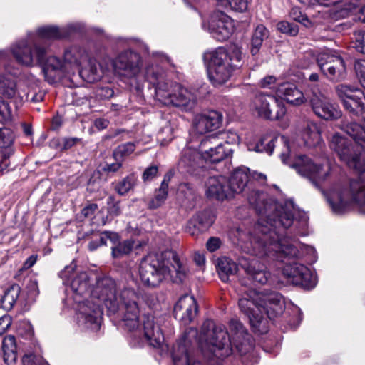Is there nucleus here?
Masks as SVG:
<instances>
[{
	"label": "nucleus",
	"instance_id": "obj_4",
	"mask_svg": "<svg viewBox=\"0 0 365 365\" xmlns=\"http://www.w3.org/2000/svg\"><path fill=\"white\" fill-rule=\"evenodd\" d=\"M241 297L238 304L242 312L248 318L254 331L267 332V319L264 314L273 319L284 309L282 297L277 292H257L253 289H240Z\"/></svg>",
	"mask_w": 365,
	"mask_h": 365
},
{
	"label": "nucleus",
	"instance_id": "obj_50",
	"mask_svg": "<svg viewBox=\"0 0 365 365\" xmlns=\"http://www.w3.org/2000/svg\"><path fill=\"white\" fill-rule=\"evenodd\" d=\"M356 48L360 52L365 53V31L355 33Z\"/></svg>",
	"mask_w": 365,
	"mask_h": 365
},
{
	"label": "nucleus",
	"instance_id": "obj_51",
	"mask_svg": "<svg viewBox=\"0 0 365 365\" xmlns=\"http://www.w3.org/2000/svg\"><path fill=\"white\" fill-rule=\"evenodd\" d=\"M158 168L156 165H151L147 168L143 173V180L144 181H150L158 175Z\"/></svg>",
	"mask_w": 365,
	"mask_h": 365
},
{
	"label": "nucleus",
	"instance_id": "obj_60",
	"mask_svg": "<svg viewBox=\"0 0 365 365\" xmlns=\"http://www.w3.org/2000/svg\"><path fill=\"white\" fill-rule=\"evenodd\" d=\"M121 166H122L121 163L117 162V163L106 165L104 170L107 172H116L121 168Z\"/></svg>",
	"mask_w": 365,
	"mask_h": 365
},
{
	"label": "nucleus",
	"instance_id": "obj_59",
	"mask_svg": "<svg viewBox=\"0 0 365 365\" xmlns=\"http://www.w3.org/2000/svg\"><path fill=\"white\" fill-rule=\"evenodd\" d=\"M109 121L106 119L98 118L95 120V126L98 130H103L108 126Z\"/></svg>",
	"mask_w": 365,
	"mask_h": 365
},
{
	"label": "nucleus",
	"instance_id": "obj_19",
	"mask_svg": "<svg viewBox=\"0 0 365 365\" xmlns=\"http://www.w3.org/2000/svg\"><path fill=\"white\" fill-rule=\"evenodd\" d=\"M205 194L208 198L218 200L232 197L228 179L222 175L209 178L206 182Z\"/></svg>",
	"mask_w": 365,
	"mask_h": 365
},
{
	"label": "nucleus",
	"instance_id": "obj_35",
	"mask_svg": "<svg viewBox=\"0 0 365 365\" xmlns=\"http://www.w3.org/2000/svg\"><path fill=\"white\" fill-rule=\"evenodd\" d=\"M173 361L175 365H201L200 362L192 359L190 353L184 344H179L178 349L173 354Z\"/></svg>",
	"mask_w": 365,
	"mask_h": 365
},
{
	"label": "nucleus",
	"instance_id": "obj_58",
	"mask_svg": "<svg viewBox=\"0 0 365 365\" xmlns=\"http://www.w3.org/2000/svg\"><path fill=\"white\" fill-rule=\"evenodd\" d=\"M37 260V255H31L24 263L22 269H28L33 267Z\"/></svg>",
	"mask_w": 365,
	"mask_h": 365
},
{
	"label": "nucleus",
	"instance_id": "obj_36",
	"mask_svg": "<svg viewBox=\"0 0 365 365\" xmlns=\"http://www.w3.org/2000/svg\"><path fill=\"white\" fill-rule=\"evenodd\" d=\"M339 56L336 51L328 48L323 50L317 54V62L323 74L328 71L327 70V66H334V63H332L334 57H339Z\"/></svg>",
	"mask_w": 365,
	"mask_h": 365
},
{
	"label": "nucleus",
	"instance_id": "obj_34",
	"mask_svg": "<svg viewBox=\"0 0 365 365\" xmlns=\"http://www.w3.org/2000/svg\"><path fill=\"white\" fill-rule=\"evenodd\" d=\"M332 63H334V66H327L328 71L324 75L331 81H339L344 79L346 69L343 58L340 56L339 57H334Z\"/></svg>",
	"mask_w": 365,
	"mask_h": 365
},
{
	"label": "nucleus",
	"instance_id": "obj_29",
	"mask_svg": "<svg viewBox=\"0 0 365 365\" xmlns=\"http://www.w3.org/2000/svg\"><path fill=\"white\" fill-rule=\"evenodd\" d=\"M302 135L304 143L309 147L319 145L322 140L317 123L311 120L305 121Z\"/></svg>",
	"mask_w": 365,
	"mask_h": 365
},
{
	"label": "nucleus",
	"instance_id": "obj_44",
	"mask_svg": "<svg viewBox=\"0 0 365 365\" xmlns=\"http://www.w3.org/2000/svg\"><path fill=\"white\" fill-rule=\"evenodd\" d=\"M277 27L279 31L287 34L292 36H296L299 32V28L297 25L285 21L279 22L277 25Z\"/></svg>",
	"mask_w": 365,
	"mask_h": 365
},
{
	"label": "nucleus",
	"instance_id": "obj_18",
	"mask_svg": "<svg viewBox=\"0 0 365 365\" xmlns=\"http://www.w3.org/2000/svg\"><path fill=\"white\" fill-rule=\"evenodd\" d=\"M197 312V305L192 296L185 294L181 297L174 307L175 318L184 324H190Z\"/></svg>",
	"mask_w": 365,
	"mask_h": 365
},
{
	"label": "nucleus",
	"instance_id": "obj_32",
	"mask_svg": "<svg viewBox=\"0 0 365 365\" xmlns=\"http://www.w3.org/2000/svg\"><path fill=\"white\" fill-rule=\"evenodd\" d=\"M233 153V149L231 148L230 143L225 140L221 143V145H218L212 152L209 153L206 155H203L205 161H210L211 163H217L225 158L231 155Z\"/></svg>",
	"mask_w": 365,
	"mask_h": 365
},
{
	"label": "nucleus",
	"instance_id": "obj_9",
	"mask_svg": "<svg viewBox=\"0 0 365 365\" xmlns=\"http://www.w3.org/2000/svg\"><path fill=\"white\" fill-rule=\"evenodd\" d=\"M9 53L5 50H0V93L8 98L14 99L16 104H21L22 98L16 88L19 71L9 63Z\"/></svg>",
	"mask_w": 365,
	"mask_h": 365
},
{
	"label": "nucleus",
	"instance_id": "obj_54",
	"mask_svg": "<svg viewBox=\"0 0 365 365\" xmlns=\"http://www.w3.org/2000/svg\"><path fill=\"white\" fill-rule=\"evenodd\" d=\"M220 245H221V241L219 238L217 237H210L207 243H206V247H207V249L212 252H215L216 251L217 249L220 248Z\"/></svg>",
	"mask_w": 365,
	"mask_h": 365
},
{
	"label": "nucleus",
	"instance_id": "obj_41",
	"mask_svg": "<svg viewBox=\"0 0 365 365\" xmlns=\"http://www.w3.org/2000/svg\"><path fill=\"white\" fill-rule=\"evenodd\" d=\"M14 154V150L11 148H4L0 151V173H6L10 170V158Z\"/></svg>",
	"mask_w": 365,
	"mask_h": 365
},
{
	"label": "nucleus",
	"instance_id": "obj_57",
	"mask_svg": "<svg viewBox=\"0 0 365 365\" xmlns=\"http://www.w3.org/2000/svg\"><path fill=\"white\" fill-rule=\"evenodd\" d=\"M79 138H66L63 139V149L68 150L72 148L74 145L79 141Z\"/></svg>",
	"mask_w": 365,
	"mask_h": 365
},
{
	"label": "nucleus",
	"instance_id": "obj_28",
	"mask_svg": "<svg viewBox=\"0 0 365 365\" xmlns=\"http://www.w3.org/2000/svg\"><path fill=\"white\" fill-rule=\"evenodd\" d=\"M4 361L7 365H14L17 360V345L13 335L6 336L2 341Z\"/></svg>",
	"mask_w": 365,
	"mask_h": 365
},
{
	"label": "nucleus",
	"instance_id": "obj_25",
	"mask_svg": "<svg viewBox=\"0 0 365 365\" xmlns=\"http://www.w3.org/2000/svg\"><path fill=\"white\" fill-rule=\"evenodd\" d=\"M249 169L246 167H241L235 169L228 180L229 187H230L231 195L240 193L243 191L248 182Z\"/></svg>",
	"mask_w": 365,
	"mask_h": 365
},
{
	"label": "nucleus",
	"instance_id": "obj_1",
	"mask_svg": "<svg viewBox=\"0 0 365 365\" xmlns=\"http://www.w3.org/2000/svg\"><path fill=\"white\" fill-rule=\"evenodd\" d=\"M260 216L255 226V234L250 237L244 248L252 255L259 257H269L285 264L282 275L288 283L304 289H312L316 279L304 264L295 260L298 249L287 238H282V230L289 227L294 220L291 210L278 205L264 193L256 192L249 198Z\"/></svg>",
	"mask_w": 365,
	"mask_h": 365
},
{
	"label": "nucleus",
	"instance_id": "obj_63",
	"mask_svg": "<svg viewBox=\"0 0 365 365\" xmlns=\"http://www.w3.org/2000/svg\"><path fill=\"white\" fill-rule=\"evenodd\" d=\"M24 133L26 136H31L33 133L32 128L29 125L24 124Z\"/></svg>",
	"mask_w": 365,
	"mask_h": 365
},
{
	"label": "nucleus",
	"instance_id": "obj_8",
	"mask_svg": "<svg viewBox=\"0 0 365 365\" xmlns=\"http://www.w3.org/2000/svg\"><path fill=\"white\" fill-rule=\"evenodd\" d=\"M289 165L319 190L322 189V185L330 177L331 168L329 165L316 164L306 155L296 157Z\"/></svg>",
	"mask_w": 365,
	"mask_h": 365
},
{
	"label": "nucleus",
	"instance_id": "obj_10",
	"mask_svg": "<svg viewBox=\"0 0 365 365\" xmlns=\"http://www.w3.org/2000/svg\"><path fill=\"white\" fill-rule=\"evenodd\" d=\"M252 108L259 117L269 120L282 118L287 112L282 100L265 92L255 95L252 101Z\"/></svg>",
	"mask_w": 365,
	"mask_h": 365
},
{
	"label": "nucleus",
	"instance_id": "obj_12",
	"mask_svg": "<svg viewBox=\"0 0 365 365\" xmlns=\"http://www.w3.org/2000/svg\"><path fill=\"white\" fill-rule=\"evenodd\" d=\"M113 69L116 74L127 78L136 77L142 68L140 56L133 51L121 52L113 61Z\"/></svg>",
	"mask_w": 365,
	"mask_h": 365
},
{
	"label": "nucleus",
	"instance_id": "obj_53",
	"mask_svg": "<svg viewBox=\"0 0 365 365\" xmlns=\"http://www.w3.org/2000/svg\"><path fill=\"white\" fill-rule=\"evenodd\" d=\"M11 318L9 315H4L0 317V335L3 334L11 326Z\"/></svg>",
	"mask_w": 365,
	"mask_h": 365
},
{
	"label": "nucleus",
	"instance_id": "obj_31",
	"mask_svg": "<svg viewBox=\"0 0 365 365\" xmlns=\"http://www.w3.org/2000/svg\"><path fill=\"white\" fill-rule=\"evenodd\" d=\"M217 270L221 280L226 282L230 276L237 273V265L231 259L222 257L217 259Z\"/></svg>",
	"mask_w": 365,
	"mask_h": 365
},
{
	"label": "nucleus",
	"instance_id": "obj_39",
	"mask_svg": "<svg viewBox=\"0 0 365 365\" xmlns=\"http://www.w3.org/2000/svg\"><path fill=\"white\" fill-rule=\"evenodd\" d=\"M137 182V178L134 174L125 177L115 187V190L120 195H124L133 190Z\"/></svg>",
	"mask_w": 365,
	"mask_h": 365
},
{
	"label": "nucleus",
	"instance_id": "obj_22",
	"mask_svg": "<svg viewBox=\"0 0 365 365\" xmlns=\"http://www.w3.org/2000/svg\"><path fill=\"white\" fill-rule=\"evenodd\" d=\"M11 52L19 64L28 67L34 66V51L27 41L22 40L12 45Z\"/></svg>",
	"mask_w": 365,
	"mask_h": 365
},
{
	"label": "nucleus",
	"instance_id": "obj_45",
	"mask_svg": "<svg viewBox=\"0 0 365 365\" xmlns=\"http://www.w3.org/2000/svg\"><path fill=\"white\" fill-rule=\"evenodd\" d=\"M12 118L13 113L10 106L0 97V122L10 121Z\"/></svg>",
	"mask_w": 365,
	"mask_h": 365
},
{
	"label": "nucleus",
	"instance_id": "obj_11",
	"mask_svg": "<svg viewBox=\"0 0 365 365\" xmlns=\"http://www.w3.org/2000/svg\"><path fill=\"white\" fill-rule=\"evenodd\" d=\"M202 27L207 30L212 37L219 41H224L230 38L234 30L232 19L220 11H214L207 23L203 22Z\"/></svg>",
	"mask_w": 365,
	"mask_h": 365
},
{
	"label": "nucleus",
	"instance_id": "obj_23",
	"mask_svg": "<svg viewBox=\"0 0 365 365\" xmlns=\"http://www.w3.org/2000/svg\"><path fill=\"white\" fill-rule=\"evenodd\" d=\"M213 217L208 211L195 215L189 222L188 232L195 236L207 230L213 223Z\"/></svg>",
	"mask_w": 365,
	"mask_h": 365
},
{
	"label": "nucleus",
	"instance_id": "obj_38",
	"mask_svg": "<svg viewBox=\"0 0 365 365\" xmlns=\"http://www.w3.org/2000/svg\"><path fill=\"white\" fill-rule=\"evenodd\" d=\"M20 291V287L16 284L9 287L1 299L3 304L7 308L12 307L19 297Z\"/></svg>",
	"mask_w": 365,
	"mask_h": 365
},
{
	"label": "nucleus",
	"instance_id": "obj_47",
	"mask_svg": "<svg viewBox=\"0 0 365 365\" xmlns=\"http://www.w3.org/2000/svg\"><path fill=\"white\" fill-rule=\"evenodd\" d=\"M23 365H49L41 356L26 354L22 358Z\"/></svg>",
	"mask_w": 365,
	"mask_h": 365
},
{
	"label": "nucleus",
	"instance_id": "obj_24",
	"mask_svg": "<svg viewBox=\"0 0 365 365\" xmlns=\"http://www.w3.org/2000/svg\"><path fill=\"white\" fill-rule=\"evenodd\" d=\"M277 93L282 96L287 103L294 106H300L305 102L303 93L294 84L282 83L277 88Z\"/></svg>",
	"mask_w": 365,
	"mask_h": 365
},
{
	"label": "nucleus",
	"instance_id": "obj_64",
	"mask_svg": "<svg viewBox=\"0 0 365 365\" xmlns=\"http://www.w3.org/2000/svg\"><path fill=\"white\" fill-rule=\"evenodd\" d=\"M104 235H105V237L106 238H109L112 241L118 240V236L115 233H111V232H105Z\"/></svg>",
	"mask_w": 365,
	"mask_h": 365
},
{
	"label": "nucleus",
	"instance_id": "obj_37",
	"mask_svg": "<svg viewBox=\"0 0 365 365\" xmlns=\"http://www.w3.org/2000/svg\"><path fill=\"white\" fill-rule=\"evenodd\" d=\"M223 141L225 140L217 135H208L201 140L198 150L202 155H206L209 153L212 152L215 147L221 145Z\"/></svg>",
	"mask_w": 365,
	"mask_h": 365
},
{
	"label": "nucleus",
	"instance_id": "obj_13",
	"mask_svg": "<svg viewBox=\"0 0 365 365\" xmlns=\"http://www.w3.org/2000/svg\"><path fill=\"white\" fill-rule=\"evenodd\" d=\"M46 54L47 47L36 46V52H34L36 60L38 63L43 65V71L46 78H51L53 81L56 78L71 74V71L65 61L61 62L58 58L54 56L46 58Z\"/></svg>",
	"mask_w": 365,
	"mask_h": 365
},
{
	"label": "nucleus",
	"instance_id": "obj_33",
	"mask_svg": "<svg viewBox=\"0 0 365 365\" xmlns=\"http://www.w3.org/2000/svg\"><path fill=\"white\" fill-rule=\"evenodd\" d=\"M269 36V30L262 24L257 25L252 34L251 38V53L252 56L257 55L262 46L263 41Z\"/></svg>",
	"mask_w": 365,
	"mask_h": 365
},
{
	"label": "nucleus",
	"instance_id": "obj_14",
	"mask_svg": "<svg viewBox=\"0 0 365 365\" xmlns=\"http://www.w3.org/2000/svg\"><path fill=\"white\" fill-rule=\"evenodd\" d=\"M76 267L75 263H71L60 272L59 277L63 279V284H70L71 289L76 295H91V277L86 272H80L74 276Z\"/></svg>",
	"mask_w": 365,
	"mask_h": 365
},
{
	"label": "nucleus",
	"instance_id": "obj_56",
	"mask_svg": "<svg viewBox=\"0 0 365 365\" xmlns=\"http://www.w3.org/2000/svg\"><path fill=\"white\" fill-rule=\"evenodd\" d=\"M106 244V238L103 236H101L99 239L96 240H92L88 243V249L91 251H93L98 247Z\"/></svg>",
	"mask_w": 365,
	"mask_h": 365
},
{
	"label": "nucleus",
	"instance_id": "obj_26",
	"mask_svg": "<svg viewBox=\"0 0 365 365\" xmlns=\"http://www.w3.org/2000/svg\"><path fill=\"white\" fill-rule=\"evenodd\" d=\"M63 58L71 73H73V70H79L81 63L86 60V54L81 48L73 46L65 51Z\"/></svg>",
	"mask_w": 365,
	"mask_h": 365
},
{
	"label": "nucleus",
	"instance_id": "obj_17",
	"mask_svg": "<svg viewBox=\"0 0 365 365\" xmlns=\"http://www.w3.org/2000/svg\"><path fill=\"white\" fill-rule=\"evenodd\" d=\"M204 161L203 155L197 149L186 146L180 153L178 169L181 173L192 174L203 167Z\"/></svg>",
	"mask_w": 365,
	"mask_h": 365
},
{
	"label": "nucleus",
	"instance_id": "obj_6",
	"mask_svg": "<svg viewBox=\"0 0 365 365\" xmlns=\"http://www.w3.org/2000/svg\"><path fill=\"white\" fill-rule=\"evenodd\" d=\"M145 78L155 88V97L165 106H173L189 111L197 104V96L181 84L165 78L163 71L158 66L146 68Z\"/></svg>",
	"mask_w": 365,
	"mask_h": 365
},
{
	"label": "nucleus",
	"instance_id": "obj_40",
	"mask_svg": "<svg viewBox=\"0 0 365 365\" xmlns=\"http://www.w3.org/2000/svg\"><path fill=\"white\" fill-rule=\"evenodd\" d=\"M278 140L277 138H272L269 140L267 138H262L256 144L255 150L257 152H266L271 155L275 146V142Z\"/></svg>",
	"mask_w": 365,
	"mask_h": 365
},
{
	"label": "nucleus",
	"instance_id": "obj_20",
	"mask_svg": "<svg viewBox=\"0 0 365 365\" xmlns=\"http://www.w3.org/2000/svg\"><path fill=\"white\" fill-rule=\"evenodd\" d=\"M240 266L247 274L255 282L264 284L270 277V273L266 271L264 265L256 259L241 257L239 260Z\"/></svg>",
	"mask_w": 365,
	"mask_h": 365
},
{
	"label": "nucleus",
	"instance_id": "obj_46",
	"mask_svg": "<svg viewBox=\"0 0 365 365\" xmlns=\"http://www.w3.org/2000/svg\"><path fill=\"white\" fill-rule=\"evenodd\" d=\"M289 15L293 20L301 23L305 27H309L312 24L307 16L303 14L297 7H293L290 11Z\"/></svg>",
	"mask_w": 365,
	"mask_h": 365
},
{
	"label": "nucleus",
	"instance_id": "obj_3",
	"mask_svg": "<svg viewBox=\"0 0 365 365\" xmlns=\"http://www.w3.org/2000/svg\"><path fill=\"white\" fill-rule=\"evenodd\" d=\"M229 327L230 335L224 325L206 320L199 336L202 348L206 347L217 357H227L235 351L240 355L246 354L252 349V345L245 327L237 319H232Z\"/></svg>",
	"mask_w": 365,
	"mask_h": 365
},
{
	"label": "nucleus",
	"instance_id": "obj_30",
	"mask_svg": "<svg viewBox=\"0 0 365 365\" xmlns=\"http://www.w3.org/2000/svg\"><path fill=\"white\" fill-rule=\"evenodd\" d=\"M144 242H135L132 240H127L117 243L114 242L111 247L112 256L114 258H121L128 255L133 249H138L145 245Z\"/></svg>",
	"mask_w": 365,
	"mask_h": 365
},
{
	"label": "nucleus",
	"instance_id": "obj_15",
	"mask_svg": "<svg viewBox=\"0 0 365 365\" xmlns=\"http://www.w3.org/2000/svg\"><path fill=\"white\" fill-rule=\"evenodd\" d=\"M309 103L314 113L320 118L332 120L339 118L341 115V112L337 106L332 104L320 92L313 90L312 95L309 97Z\"/></svg>",
	"mask_w": 365,
	"mask_h": 365
},
{
	"label": "nucleus",
	"instance_id": "obj_42",
	"mask_svg": "<svg viewBox=\"0 0 365 365\" xmlns=\"http://www.w3.org/2000/svg\"><path fill=\"white\" fill-rule=\"evenodd\" d=\"M14 140V132L9 128H0V148H11Z\"/></svg>",
	"mask_w": 365,
	"mask_h": 365
},
{
	"label": "nucleus",
	"instance_id": "obj_62",
	"mask_svg": "<svg viewBox=\"0 0 365 365\" xmlns=\"http://www.w3.org/2000/svg\"><path fill=\"white\" fill-rule=\"evenodd\" d=\"M205 257L201 255H195V261L198 265H202L205 262Z\"/></svg>",
	"mask_w": 365,
	"mask_h": 365
},
{
	"label": "nucleus",
	"instance_id": "obj_49",
	"mask_svg": "<svg viewBox=\"0 0 365 365\" xmlns=\"http://www.w3.org/2000/svg\"><path fill=\"white\" fill-rule=\"evenodd\" d=\"M250 1L251 0H226L232 9L240 12L246 11Z\"/></svg>",
	"mask_w": 365,
	"mask_h": 365
},
{
	"label": "nucleus",
	"instance_id": "obj_43",
	"mask_svg": "<svg viewBox=\"0 0 365 365\" xmlns=\"http://www.w3.org/2000/svg\"><path fill=\"white\" fill-rule=\"evenodd\" d=\"M135 148V145L133 143H127L118 145L113 151V156L116 160L130 155Z\"/></svg>",
	"mask_w": 365,
	"mask_h": 365
},
{
	"label": "nucleus",
	"instance_id": "obj_55",
	"mask_svg": "<svg viewBox=\"0 0 365 365\" xmlns=\"http://www.w3.org/2000/svg\"><path fill=\"white\" fill-rule=\"evenodd\" d=\"M277 78L274 76H267L259 82V86L264 88H271L276 83Z\"/></svg>",
	"mask_w": 365,
	"mask_h": 365
},
{
	"label": "nucleus",
	"instance_id": "obj_27",
	"mask_svg": "<svg viewBox=\"0 0 365 365\" xmlns=\"http://www.w3.org/2000/svg\"><path fill=\"white\" fill-rule=\"evenodd\" d=\"M171 177L172 174L170 173H167L164 176L160 187L155 191L153 197L148 203V207L149 209H157L164 204L168 197V185Z\"/></svg>",
	"mask_w": 365,
	"mask_h": 365
},
{
	"label": "nucleus",
	"instance_id": "obj_16",
	"mask_svg": "<svg viewBox=\"0 0 365 365\" xmlns=\"http://www.w3.org/2000/svg\"><path fill=\"white\" fill-rule=\"evenodd\" d=\"M78 29V27L76 24H69L63 28H58L54 26H47L39 28L37 30L36 37L34 43V52H36V46L42 47L40 44L46 41L66 38L71 33L77 31Z\"/></svg>",
	"mask_w": 365,
	"mask_h": 365
},
{
	"label": "nucleus",
	"instance_id": "obj_61",
	"mask_svg": "<svg viewBox=\"0 0 365 365\" xmlns=\"http://www.w3.org/2000/svg\"><path fill=\"white\" fill-rule=\"evenodd\" d=\"M253 178L255 180L261 181V182H264L267 178L265 175H264L262 173H255L253 174Z\"/></svg>",
	"mask_w": 365,
	"mask_h": 365
},
{
	"label": "nucleus",
	"instance_id": "obj_5",
	"mask_svg": "<svg viewBox=\"0 0 365 365\" xmlns=\"http://www.w3.org/2000/svg\"><path fill=\"white\" fill-rule=\"evenodd\" d=\"M139 272L141 281L149 287H156L166 280L178 284L185 278V269L171 250L149 253L141 260Z\"/></svg>",
	"mask_w": 365,
	"mask_h": 365
},
{
	"label": "nucleus",
	"instance_id": "obj_21",
	"mask_svg": "<svg viewBox=\"0 0 365 365\" xmlns=\"http://www.w3.org/2000/svg\"><path fill=\"white\" fill-rule=\"evenodd\" d=\"M222 122V115L215 110L207 113L197 115L193 120L195 131L199 134L216 130L220 128Z\"/></svg>",
	"mask_w": 365,
	"mask_h": 365
},
{
	"label": "nucleus",
	"instance_id": "obj_48",
	"mask_svg": "<svg viewBox=\"0 0 365 365\" xmlns=\"http://www.w3.org/2000/svg\"><path fill=\"white\" fill-rule=\"evenodd\" d=\"M107 204L108 212L110 215L118 216L120 214V202L119 201H116L113 196L108 197Z\"/></svg>",
	"mask_w": 365,
	"mask_h": 365
},
{
	"label": "nucleus",
	"instance_id": "obj_7",
	"mask_svg": "<svg viewBox=\"0 0 365 365\" xmlns=\"http://www.w3.org/2000/svg\"><path fill=\"white\" fill-rule=\"evenodd\" d=\"M203 58L207 64V76L215 87L226 83L233 71L242 66V52L239 48L230 51L223 47L206 51Z\"/></svg>",
	"mask_w": 365,
	"mask_h": 365
},
{
	"label": "nucleus",
	"instance_id": "obj_52",
	"mask_svg": "<svg viewBox=\"0 0 365 365\" xmlns=\"http://www.w3.org/2000/svg\"><path fill=\"white\" fill-rule=\"evenodd\" d=\"M98 209V205L95 203H90L85 206L81 210V215L86 217H92Z\"/></svg>",
	"mask_w": 365,
	"mask_h": 365
},
{
	"label": "nucleus",
	"instance_id": "obj_2",
	"mask_svg": "<svg viewBox=\"0 0 365 365\" xmlns=\"http://www.w3.org/2000/svg\"><path fill=\"white\" fill-rule=\"evenodd\" d=\"M115 282L110 277L98 279L91 292V299L79 302L78 319L88 328L98 330L104 304L110 314H118L123 325L129 331L143 336L148 344L158 347L164 337L158 326H155L153 316L144 315L140 319L141 298L132 288L125 287L116 292Z\"/></svg>",
	"mask_w": 365,
	"mask_h": 365
}]
</instances>
